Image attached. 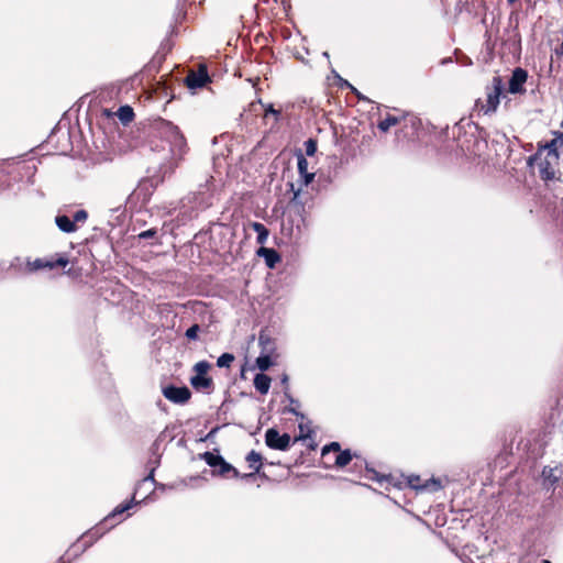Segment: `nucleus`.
Returning a JSON list of instances; mask_svg holds the SVG:
<instances>
[{
  "label": "nucleus",
  "mask_w": 563,
  "mask_h": 563,
  "mask_svg": "<svg viewBox=\"0 0 563 563\" xmlns=\"http://www.w3.org/2000/svg\"><path fill=\"white\" fill-rule=\"evenodd\" d=\"M155 133L169 145V157L167 164L161 165L164 174L172 173L188 152L187 141L179 128L165 119H158L154 123Z\"/></svg>",
  "instance_id": "1"
},
{
  "label": "nucleus",
  "mask_w": 563,
  "mask_h": 563,
  "mask_svg": "<svg viewBox=\"0 0 563 563\" xmlns=\"http://www.w3.org/2000/svg\"><path fill=\"white\" fill-rule=\"evenodd\" d=\"M504 89L505 85L503 78L500 76H494L492 84L485 88L486 99H477L475 101V109L484 115H492L496 113Z\"/></svg>",
  "instance_id": "2"
},
{
  "label": "nucleus",
  "mask_w": 563,
  "mask_h": 563,
  "mask_svg": "<svg viewBox=\"0 0 563 563\" xmlns=\"http://www.w3.org/2000/svg\"><path fill=\"white\" fill-rule=\"evenodd\" d=\"M210 366V363L207 361L196 363L194 369L197 374L190 378V384L195 389H210L212 387V378L207 376Z\"/></svg>",
  "instance_id": "3"
},
{
  "label": "nucleus",
  "mask_w": 563,
  "mask_h": 563,
  "mask_svg": "<svg viewBox=\"0 0 563 563\" xmlns=\"http://www.w3.org/2000/svg\"><path fill=\"white\" fill-rule=\"evenodd\" d=\"M291 438L288 433L280 434L278 430L271 428L266 430L265 443L269 449L286 451L290 445Z\"/></svg>",
  "instance_id": "4"
},
{
  "label": "nucleus",
  "mask_w": 563,
  "mask_h": 563,
  "mask_svg": "<svg viewBox=\"0 0 563 563\" xmlns=\"http://www.w3.org/2000/svg\"><path fill=\"white\" fill-rule=\"evenodd\" d=\"M163 395L174 404L184 405L190 399L191 391L187 386L168 385L163 388Z\"/></svg>",
  "instance_id": "5"
},
{
  "label": "nucleus",
  "mask_w": 563,
  "mask_h": 563,
  "mask_svg": "<svg viewBox=\"0 0 563 563\" xmlns=\"http://www.w3.org/2000/svg\"><path fill=\"white\" fill-rule=\"evenodd\" d=\"M528 80V71L521 67H516L512 70L511 77L508 82V91L512 95L525 93V84Z\"/></svg>",
  "instance_id": "6"
},
{
  "label": "nucleus",
  "mask_w": 563,
  "mask_h": 563,
  "mask_svg": "<svg viewBox=\"0 0 563 563\" xmlns=\"http://www.w3.org/2000/svg\"><path fill=\"white\" fill-rule=\"evenodd\" d=\"M209 81L210 77L206 66H200L197 71L189 73L185 79V82L189 89L201 88Z\"/></svg>",
  "instance_id": "7"
},
{
  "label": "nucleus",
  "mask_w": 563,
  "mask_h": 563,
  "mask_svg": "<svg viewBox=\"0 0 563 563\" xmlns=\"http://www.w3.org/2000/svg\"><path fill=\"white\" fill-rule=\"evenodd\" d=\"M68 264V260L66 257H58L56 261H44L42 258H36L33 263H29V271L35 272L43 268H54L57 266L65 267Z\"/></svg>",
  "instance_id": "8"
},
{
  "label": "nucleus",
  "mask_w": 563,
  "mask_h": 563,
  "mask_svg": "<svg viewBox=\"0 0 563 563\" xmlns=\"http://www.w3.org/2000/svg\"><path fill=\"white\" fill-rule=\"evenodd\" d=\"M256 254L265 261L268 268H275L277 263L282 260L280 254L272 247L262 246L256 251Z\"/></svg>",
  "instance_id": "9"
},
{
  "label": "nucleus",
  "mask_w": 563,
  "mask_h": 563,
  "mask_svg": "<svg viewBox=\"0 0 563 563\" xmlns=\"http://www.w3.org/2000/svg\"><path fill=\"white\" fill-rule=\"evenodd\" d=\"M55 223L57 228L64 233H71L77 230L75 221L65 214H58L55 218Z\"/></svg>",
  "instance_id": "10"
},
{
  "label": "nucleus",
  "mask_w": 563,
  "mask_h": 563,
  "mask_svg": "<svg viewBox=\"0 0 563 563\" xmlns=\"http://www.w3.org/2000/svg\"><path fill=\"white\" fill-rule=\"evenodd\" d=\"M271 377L264 373H258L254 377V386L255 389L262 394L266 395L271 388Z\"/></svg>",
  "instance_id": "11"
},
{
  "label": "nucleus",
  "mask_w": 563,
  "mask_h": 563,
  "mask_svg": "<svg viewBox=\"0 0 563 563\" xmlns=\"http://www.w3.org/2000/svg\"><path fill=\"white\" fill-rule=\"evenodd\" d=\"M559 147L560 144L554 136L550 142H547L545 144H539L538 150L541 153L542 151H548V155L552 156L554 159H559Z\"/></svg>",
  "instance_id": "12"
},
{
  "label": "nucleus",
  "mask_w": 563,
  "mask_h": 563,
  "mask_svg": "<svg viewBox=\"0 0 563 563\" xmlns=\"http://www.w3.org/2000/svg\"><path fill=\"white\" fill-rule=\"evenodd\" d=\"M245 460L249 464V467L252 468L254 473L260 474V471L263 466L262 455L258 452L252 450L247 453Z\"/></svg>",
  "instance_id": "13"
},
{
  "label": "nucleus",
  "mask_w": 563,
  "mask_h": 563,
  "mask_svg": "<svg viewBox=\"0 0 563 563\" xmlns=\"http://www.w3.org/2000/svg\"><path fill=\"white\" fill-rule=\"evenodd\" d=\"M135 505V493L133 494L132 498L130 501H126L122 505H119L117 506L106 518H104V521H110V520H114V518L119 515H122L123 512H125L126 510H129L130 508H132V506Z\"/></svg>",
  "instance_id": "14"
},
{
  "label": "nucleus",
  "mask_w": 563,
  "mask_h": 563,
  "mask_svg": "<svg viewBox=\"0 0 563 563\" xmlns=\"http://www.w3.org/2000/svg\"><path fill=\"white\" fill-rule=\"evenodd\" d=\"M251 228L257 233L256 242L263 245L267 241L268 229L261 222H252Z\"/></svg>",
  "instance_id": "15"
},
{
  "label": "nucleus",
  "mask_w": 563,
  "mask_h": 563,
  "mask_svg": "<svg viewBox=\"0 0 563 563\" xmlns=\"http://www.w3.org/2000/svg\"><path fill=\"white\" fill-rule=\"evenodd\" d=\"M285 397L289 401V406L285 409V412H289L296 417L303 418V413L298 411V408L300 407V402L295 399L289 391L285 390Z\"/></svg>",
  "instance_id": "16"
},
{
  "label": "nucleus",
  "mask_w": 563,
  "mask_h": 563,
  "mask_svg": "<svg viewBox=\"0 0 563 563\" xmlns=\"http://www.w3.org/2000/svg\"><path fill=\"white\" fill-rule=\"evenodd\" d=\"M216 472L220 476H224L228 473H232V476L234 478L240 477V472L232 464L227 462L224 459H223L222 463H220L219 466L216 468Z\"/></svg>",
  "instance_id": "17"
},
{
  "label": "nucleus",
  "mask_w": 563,
  "mask_h": 563,
  "mask_svg": "<svg viewBox=\"0 0 563 563\" xmlns=\"http://www.w3.org/2000/svg\"><path fill=\"white\" fill-rule=\"evenodd\" d=\"M258 344L262 347V353H273L275 351L274 341L264 332L258 335Z\"/></svg>",
  "instance_id": "18"
},
{
  "label": "nucleus",
  "mask_w": 563,
  "mask_h": 563,
  "mask_svg": "<svg viewBox=\"0 0 563 563\" xmlns=\"http://www.w3.org/2000/svg\"><path fill=\"white\" fill-rule=\"evenodd\" d=\"M540 177L545 180V181H549V180H552L555 178V170L554 168L551 166L550 162L549 161H543L541 164H540Z\"/></svg>",
  "instance_id": "19"
},
{
  "label": "nucleus",
  "mask_w": 563,
  "mask_h": 563,
  "mask_svg": "<svg viewBox=\"0 0 563 563\" xmlns=\"http://www.w3.org/2000/svg\"><path fill=\"white\" fill-rule=\"evenodd\" d=\"M201 459L207 463V465H209L210 467H212L214 470L223 461V456L222 455L214 454V453L209 452V451H207L203 454H201Z\"/></svg>",
  "instance_id": "20"
},
{
  "label": "nucleus",
  "mask_w": 563,
  "mask_h": 563,
  "mask_svg": "<svg viewBox=\"0 0 563 563\" xmlns=\"http://www.w3.org/2000/svg\"><path fill=\"white\" fill-rule=\"evenodd\" d=\"M99 537V528L95 529V531L85 533L81 537L82 547L80 553L85 552L89 547H91Z\"/></svg>",
  "instance_id": "21"
},
{
  "label": "nucleus",
  "mask_w": 563,
  "mask_h": 563,
  "mask_svg": "<svg viewBox=\"0 0 563 563\" xmlns=\"http://www.w3.org/2000/svg\"><path fill=\"white\" fill-rule=\"evenodd\" d=\"M13 169L19 174L23 170L27 178H31L36 170V166L34 165V163L19 162L14 164Z\"/></svg>",
  "instance_id": "22"
},
{
  "label": "nucleus",
  "mask_w": 563,
  "mask_h": 563,
  "mask_svg": "<svg viewBox=\"0 0 563 563\" xmlns=\"http://www.w3.org/2000/svg\"><path fill=\"white\" fill-rule=\"evenodd\" d=\"M352 459H353V454H352L351 450L345 449V450L339 452L334 464L338 467H343V466L347 465L352 461Z\"/></svg>",
  "instance_id": "23"
},
{
  "label": "nucleus",
  "mask_w": 563,
  "mask_h": 563,
  "mask_svg": "<svg viewBox=\"0 0 563 563\" xmlns=\"http://www.w3.org/2000/svg\"><path fill=\"white\" fill-rule=\"evenodd\" d=\"M271 354L272 353H262L256 358V366L261 372L267 371L273 365Z\"/></svg>",
  "instance_id": "24"
},
{
  "label": "nucleus",
  "mask_w": 563,
  "mask_h": 563,
  "mask_svg": "<svg viewBox=\"0 0 563 563\" xmlns=\"http://www.w3.org/2000/svg\"><path fill=\"white\" fill-rule=\"evenodd\" d=\"M408 485L410 488L417 490V492H423L427 490L429 487V484L426 482L424 484H421V478L418 475H411L408 477Z\"/></svg>",
  "instance_id": "25"
},
{
  "label": "nucleus",
  "mask_w": 563,
  "mask_h": 563,
  "mask_svg": "<svg viewBox=\"0 0 563 563\" xmlns=\"http://www.w3.org/2000/svg\"><path fill=\"white\" fill-rule=\"evenodd\" d=\"M119 118L123 123H128L133 120L134 112L130 106H122L119 108Z\"/></svg>",
  "instance_id": "26"
},
{
  "label": "nucleus",
  "mask_w": 563,
  "mask_h": 563,
  "mask_svg": "<svg viewBox=\"0 0 563 563\" xmlns=\"http://www.w3.org/2000/svg\"><path fill=\"white\" fill-rule=\"evenodd\" d=\"M399 122V119L394 115H387L384 120L379 121L378 129L382 132H387L390 126L396 125Z\"/></svg>",
  "instance_id": "27"
},
{
  "label": "nucleus",
  "mask_w": 563,
  "mask_h": 563,
  "mask_svg": "<svg viewBox=\"0 0 563 563\" xmlns=\"http://www.w3.org/2000/svg\"><path fill=\"white\" fill-rule=\"evenodd\" d=\"M234 361V355L231 353H223L217 360L218 367H227L229 368Z\"/></svg>",
  "instance_id": "28"
},
{
  "label": "nucleus",
  "mask_w": 563,
  "mask_h": 563,
  "mask_svg": "<svg viewBox=\"0 0 563 563\" xmlns=\"http://www.w3.org/2000/svg\"><path fill=\"white\" fill-rule=\"evenodd\" d=\"M297 168H298L299 176L308 173V161L306 159V157L303 156V154L300 151L297 154Z\"/></svg>",
  "instance_id": "29"
},
{
  "label": "nucleus",
  "mask_w": 563,
  "mask_h": 563,
  "mask_svg": "<svg viewBox=\"0 0 563 563\" xmlns=\"http://www.w3.org/2000/svg\"><path fill=\"white\" fill-rule=\"evenodd\" d=\"M366 471L369 474L368 478L378 483H383L384 481H389L390 475H380L378 472H376L374 468H371L366 465Z\"/></svg>",
  "instance_id": "30"
},
{
  "label": "nucleus",
  "mask_w": 563,
  "mask_h": 563,
  "mask_svg": "<svg viewBox=\"0 0 563 563\" xmlns=\"http://www.w3.org/2000/svg\"><path fill=\"white\" fill-rule=\"evenodd\" d=\"M305 151L307 156H312L317 152V141L313 139H308L303 143Z\"/></svg>",
  "instance_id": "31"
},
{
  "label": "nucleus",
  "mask_w": 563,
  "mask_h": 563,
  "mask_svg": "<svg viewBox=\"0 0 563 563\" xmlns=\"http://www.w3.org/2000/svg\"><path fill=\"white\" fill-rule=\"evenodd\" d=\"M199 330H200L199 325L194 324L186 330L185 335L189 340H196L198 338Z\"/></svg>",
  "instance_id": "32"
},
{
  "label": "nucleus",
  "mask_w": 563,
  "mask_h": 563,
  "mask_svg": "<svg viewBox=\"0 0 563 563\" xmlns=\"http://www.w3.org/2000/svg\"><path fill=\"white\" fill-rule=\"evenodd\" d=\"M156 235H157V230L152 228V229H148V230H145V231H142L141 233H139L137 238H139V240H147V239L156 238Z\"/></svg>",
  "instance_id": "33"
},
{
  "label": "nucleus",
  "mask_w": 563,
  "mask_h": 563,
  "mask_svg": "<svg viewBox=\"0 0 563 563\" xmlns=\"http://www.w3.org/2000/svg\"><path fill=\"white\" fill-rule=\"evenodd\" d=\"M341 446L339 442H331L330 444H327L322 448V455H325L330 451L340 452Z\"/></svg>",
  "instance_id": "34"
},
{
  "label": "nucleus",
  "mask_w": 563,
  "mask_h": 563,
  "mask_svg": "<svg viewBox=\"0 0 563 563\" xmlns=\"http://www.w3.org/2000/svg\"><path fill=\"white\" fill-rule=\"evenodd\" d=\"M87 218H88L87 211L84 209H80L75 212L73 221H75V223L76 222H85L87 220Z\"/></svg>",
  "instance_id": "35"
},
{
  "label": "nucleus",
  "mask_w": 563,
  "mask_h": 563,
  "mask_svg": "<svg viewBox=\"0 0 563 563\" xmlns=\"http://www.w3.org/2000/svg\"><path fill=\"white\" fill-rule=\"evenodd\" d=\"M268 114H273L275 117L276 120L279 119L280 117V111L279 110H276L274 108V104L273 103H268L266 107H265V115H268Z\"/></svg>",
  "instance_id": "36"
},
{
  "label": "nucleus",
  "mask_w": 563,
  "mask_h": 563,
  "mask_svg": "<svg viewBox=\"0 0 563 563\" xmlns=\"http://www.w3.org/2000/svg\"><path fill=\"white\" fill-rule=\"evenodd\" d=\"M300 178H301V184H302L303 186H308V185L313 180V178H314V174H313V173H309V172H308V173H306V174H302V175L300 176Z\"/></svg>",
  "instance_id": "37"
},
{
  "label": "nucleus",
  "mask_w": 563,
  "mask_h": 563,
  "mask_svg": "<svg viewBox=\"0 0 563 563\" xmlns=\"http://www.w3.org/2000/svg\"><path fill=\"white\" fill-rule=\"evenodd\" d=\"M288 186H289L290 190H291V191H292V194H294V195H292V198H291V202H292V203H299L297 199H298V197H299L300 190H299V189H295V185H294V183H288Z\"/></svg>",
  "instance_id": "38"
},
{
  "label": "nucleus",
  "mask_w": 563,
  "mask_h": 563,
  "mask_svg": "<svg viewBox=\"0 0 563 563\" xmlns=\"http://www.w3.org/2000/svg\"><path fill=\"white\" fill-rule=\"evenodd\" d=\"M154 468H152V471L150 472L148 475H146L142 481H140L137 483V486L135 487V492L137 490L139 486L144 483V482H147V481H151V482H154Z\"/></svg>",
  "instance_id": "39"
},
{
  "label": "nucleus",
  "mask_w": 563,
  "mask_h": 563,
  "mask_svg": "<svg viewBox=\"0 0 563 563\" xmlns=\"http://www.w3.org/2000/svg\"><path fill=\"white\" fill-rule=\"evenodd\" d=\"M341 86H342V87H344V86H345V87H349V88H350V89H351V90H352V91H353V92L358 97V99H361V98H362V97H361V93L357 91V89H356V88H354V87H353V86H352L347 80H343V82H342V85H341Z\"/></svg>",
  "instance_id": "40"
},
{
  "label": "nucleus",
  "mask_w": 563,
  "mask_h": 563,
  "mask_svg": "<svg viewBox=\"0 0 563 563\" xmlns=\"http://www.w3.org/2000/svg\"><path fill=\"white\" fill-rule=\"evenodd\" d=\"M561 147H563V131H552Z\"/></svg>",
  "instance_id": "41"
},
{
  "label": "nucleus",
  "mask_w": 563,
  "mask_h": 563,
  "mask_svg": "<svg viewBox=\"0 0 563 563\" xmlns=\"http://www.w3.org/2000/svg\"><path fill=\"white\" fill-rule=\"evenodd\" d=\"M540 155H541V153H540L539 151H538L537 153H534V154L530 155V156L528 157V165H530V166H531V165H532L537 159H539V158H540Z\"/></svg>",
  "instance_id": "42"
},
{
  "label": "nucleus",
  "mask_w": 563,
  "mask_h": 563,
  "mask_svg": "<svg viewBox=\"0 0 563 563\" xmlns=\"http://www.w3.org/2000/svg\"><path fill=\"white\" fill-rule=\"evenodd\" d=\"M255 474H256V473H254V472H251V473H249V474H241V473H240V477H239V478H242V479H250V478H253Z\"/></svg>",
  "instance_id": "43"
},
{
  "label": "nucleus",
  "mask_w": 563,
  "mask_h": 563,
  "mask_svg": "<svg viewBox=\"0 0 563 563\" xmlns=\"http://www.w3.org/2000/svg\"><path fill=\"white\" fill-rule=\"evenodd\" d=\"M282 382H283V384H285V385H286V388H285V389H286L287 391H289V390H288V384H287V382H288V377H287V375H284V377H283Z\"/></svg>",
  "instance_id": "44"
},
{
  "label": "nucleus",
  "mask_w": 563,
  "mask_h": 563,
  "mask_svg": "<svg viewBox=\"0 0 563 563\" xmlns=\"http://www.w3.org/2000/svg\"><path fill=\"white\" fill-rule=\"evenodd\" d=\"M432 483L435 485V488H434V489H439V488L441 487V485H440V482H439V481L432 479Z\"/></svg>",
  "instance_id": "45"
},
{
  "label": "nucleus",
  "mask_w": 563,
  "mask_h": 563,
  "mask_svg": "<svg viewBox=\"0 0 563 563\" xmlns=\"http://www.w3.org/2000/svg\"><path fill=\"white\" fill-rule=\"evenodd\" d=\"M517 1H518V0H507V2H508V4H509V5L515 4Z\"/></svg>",
  "instance_id": "46"
},
{
  "label": "nucleus",
  "mask_w": 563,
  "mask_h": 563,
  "mask_svg": "<svg viewBox=\"0 0 563 563\" xmlns=\"http://www.w3.org/2000/svg\"><path fill=\"white\" fill-rule=\"evenodd\" d=\"M542 563H551L549 560H543Z\"/></svg>",
  "instance_id": "47"
},
{
  "label": "nucleus",
  "mask_w": 563,
  "mask_h": 563,
  "mask_svg": "<svg viewBox=\"0 0 563 563\" xmlns=\"http://www.w3.org/2000/svg\"><path fill=\"white\" fill-rule=\"evenodd\" d=\"M183 2H186V0H183Z\"/></svg>",
  "instance_id": "48"
}]
</instances>
